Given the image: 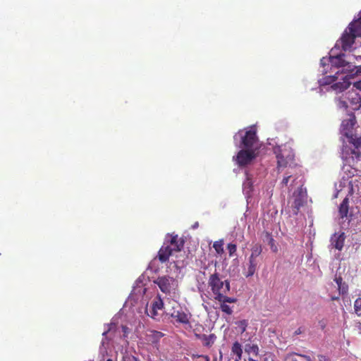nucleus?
<instances>
[{
  "label": "nucleus",
  "instance_id": "5",
  "mask_svg": "<svg viewBox=\"0 0 361 361\" xmlns=\"http://www.w3.org/2000/svg\"><path fill=\"white\" fill-rule=\"evenodd\" d=\"M154 283L159 286L161 291L166 294L173 293L178 288V281L169 276H159Z\"/></svg>",
  "mask_w": 361,
  "mask_h": 361
},
{
  "label": "nucleus",
  "instance_id": "12",
  "mask_svg": "<svg viewBox=\"0 0 361 361\" xmlns=\"http://www.w3.org/2000/svg\"><path fill=\"white\" fill-rule=\"evenodd\" d=\"M338 214L341 219L346 218L350 222L352 220V214H349V200L348 197L343 199L338 207Z\"/></svg>",
  "mask_w": 361,
  "mask_h": 361
},
{
  "label": "nucleus",
  "instance_id": "41",
  "mask_svg": "<svg viewBox=\"0 0 361 361\" xmlns=\"http://www.w3.org/2000/svg\"><path fill=\"white\" fill-rule=\"evenodd\" d=\"M319 324H321L322 328L324 329L325 327V324H322V322H319Z\"/></svg>",
  "mask_w": 361,
  "mask_h": 361
},
{
  "label": "nucleus",
  "instance_id": "31",
  "mask_svg": "<svg viewBox=\"0 0 361 361\" xmlns=\"http://www.w3.org/2000/svg\"><path fill=\"white\" fill-rule=\"evenodd\" d=\"M302 205L301 201L299 199H295L293 202V207L296 209V212H298Z\"/></svg>",
  "mask_w": 361,
  "mask_h": 361
},
{
  "label": "nucleus",
  "instance_id": "24",
  "mask_svg": "<svg viewBox=\"0 0 361 361\" xmlns=\"http://www.w3.org/2000/svg\"><path fill=\"white\" fill-rule=\"evenodd\" d=\"M354 310L355 313L358 316L361 317V297L357 298L354 302Z\"/></svg>",
  "mask_w": 361,
  "mask_h": 361
},
{
  "label": "nucleus",
  "instance_id": "15",
  "mask_svg": "<svg viewBox=\"0 0 361 361\" xmlns=\"http://www.w3.org/2000/svg\"><path fill=\"white\" fill-rule=\"evenodd\" d=\"M274 152L276 154L278 168L286 167L292 157L289 154L286 155L280 148L275 149Z\"/></svg>",
  "mask_w": 361,
  "mask_h": 361
},
{
  "label": "nucleus",
  "instance_id": "28",
  "mask_svg": "<svg viewBox=\"0 0 361 361\" xmlns=\"http://www.w3.org/2000/svg\"><path fill=\"white\" fill-rule=\"evenodd\" d=\"M227 250L228 251L229 256L233 257L235 255V254L236 252L237 246L235 244L228 243L227 245Z\"/></svg>",
  "mask_w": 361,
  "mask_h": 361
},
{
  "label": "nucleus",
  "instance_id": "44",
  "mask_svg": "<svg viewBox=\"0 0 361 361\" xmlns=\"http://www.w3.org/2000/svg\"><path fill=\"white\" fill-rule=\"evenodd\" d=\"M107 333H108V331H104V332L103 333V336H106V335L107 334Z\"/></svg>",
  "mask_w": 361,
  "mask_h": 361
},
{
  "label": "nucleus",
  "instance_id": "22",
  "mask_svg": "<svg viewBox=\"0 0 361 361\" xmlns=\"http://www.w3.org/2000/svg\"><path fill=\"white\" fill-rule=\"evenodd\" d=\"M245 351L248 353H252L255 356L259 355V347L257 344H246L245 345Z\"/></svg>",
  "mask_w": 361,
  "mask_h": 361
},
{
  "label": "nucleus",
  "instance_id": "23",
  "mask_svg": "<svg viewBox=\"0 0 361 361\" xmlns=\"http://www.w3.org/2000/svg\"><path fill=\"white\" fill-rule=\"evenodd\" d=\"M223 245H224L223 240H219L215 241L213 243V247L215 250L217 255H221L224 253V250Z\"/></svg>",
  "mask_w": 361,
  "mask_h": 361
},
{
  "label": "nucleus",
  "instance_id": "39",
  "mask_svg": "<svg viewBox=\"0 0 361 361\" xmlns=\"http://www.w3.org/2000/svg\"><path fill=\"white\" fill-rule=\"evenodd\" d=\"M335 281H336V283L338 285V286H340V285L341 284V282H342V278L341 277L336 278Z\"/></svg>",
  "mask_w": 361,
  "mask_h": 361
},
{
  "label": "nucleus",
  "instance_id": "1",
  "mask_svg": "<svg viewBox=\"0 0 361 361\" xmlns=\"http://www.w3.org/2000/svg\"><path fill=\"white\" fill-rule=\"evenodd\" d=\"M348 142L353 145V148L348 145H343L341 149V157L345 164L358 170L361 161V152L359 148L361 147V137L354 136L353 134L346 137Z\"/></svg>",
  "mask_w": 361,
  "mask_h": 361
},
{
  "label": "nucleus",
  "instance_id": "34",
  "mask_svg": "<svg viewBox=\"0 0 361 361\" xmlns=\"http://www.w3.org/2000/svg\"><path fill=\"white\" fill-rule=\"evenodd\" d=\"M290 177H291V176H290V175H288V176H285V177L283 178L282 181H281V184H282V185H287V184H288V183L289 179H290Z\"/></svg>",
  "mask_w": 361,
  "mask_h": 361
},
{
  "label": "nucleus",
  "instance_id": "26",
  "mask_svg": "<svg viewBox=\"0 0 361 361\" xmlns=\"http://www.w3.org/2000/svg\"><path fill=\"white\" fill-rule=\"evenodd\" d=\"M164 307V302L159 298L157 301H154L152 304V310L155 311L157 310H161Z\"/></svg>",
  "mask_w": 361,
  "mask_h": 361
},
{
  "label": "nucleus",
  "instance_id": "10",
  "mask_svg": "<svg viewBox=\"0 0 361 361\" xmlns=\"http://www.w3.org/2000/svg\"><path fill=\"white\" fill-rule=\"evenodd\" d=\"M345 235L344 232L335 233L332 235L330 239L331 245L332 247L341 251L344 246L345 240Z\"/></svg>",
  "mask_w": 361,
  "mask_h": 361
},
{
  "label": "nucleus",
  "instance_id": "46",
  "mask_svg": "<svg viewBox=\"0 0 361 361\" xmlns=\"http://www.w3.org/2000/svg\"><path fill=\"white\" fill-rule=\"evenodd\" d=\"M106 361H113L111 359H108Z\"/></svg>",
  "mask_w": 361,
  "mask_h": 361
},
{
  "label": "nucleus",
  "instance_id": "6",
  "mask_svg": "<svg viewBox=\"0 0 361 361\" xmlns=\"http://www.w3.org/2000/svg\"><path fill=\"white\" fill-rule=\"evenodd\" d=\"M257 153L253 149H242L233 157V160L240 167L250 164L256 158Z\"/></svg>",
  "mask_w": 361,
  "mask_h": 361
},
{
  "label": "nucleus",
  "instance_id": "35",
  "mask_svg": "<svg viewBox=\"0 0 361 361\" xmlns=\"http://www.w3.org/2000/svg\"><path fill=\"white\" fill-rule=\"evenodd\" d=\"M318 361H330L329 359L324 355H319L317 356Z\"/></svg>",
  "mask_w": 361,
  "mask_h": 361
},
{
  "label": "nucleus",
  "instance_id": "4",
  "mask_svg": "<svg viewBox=\"0 0 361 361\" xmlns=\"http://www.w3.org/2000/svg\"><path fill=\"white\" fill-rule=\"evenodd\" d=\"M238 135L240 137L241 140L240 147H243L244 149H253L254 145L257 141L256 130L253 128H250L245 132L242 130H239L238 133L234 135L235 140Z\"/></svg>",
  "mask_w": 361,
  "mask_h": 361
},
{
  "label": "nucleus",
  "instance_id": "40",
  "mask_svg": "<svg viewBox=\"0 0 361 361\" xmlns=\"http://www.w3.org/2000/svg\"><path fill=\"white\" fill-rule=\"evenodd\" d=\"M157 314V310H155V311H153V310H152V315H151V317H153V318H154Z\"/></svg>",
  "mask_w": 361,
  "mask_h": 361
},
{
  "label": "nucleus",
  "instance_id": "43",
  "mask_svg": "<svg viewBox=\"0 0 361 361\" xmlns=\"http://www.w3.org/2000/svg\"><path fill=\"white\" fill-rule=\"evenodd\" d=\"M133 360H134L135 361H140V360H139V359H138V358H137V357H133Z\"/></svg>",
  "mask_w": 361,
  "mask_h": 361
},
{
  "label": "nucleus",
  "instance_id": "30",
  "mask_svg": "<svg viewBox=\"0 0 361 361\" xmlns=\"http://www.w3.org/2000/svg\"><path fill=\"white\" fill-rule=\"evenodd\" d=\"M354 69H356L355 74L361 73V66H353L351 68L346 69V71H349V74H352V72L354 71ZM354 74L353 73V76Z\"/></svg>",
  "mask_w": 361,
  "mask_h": 361
},
{
  "label": "nucleus",
  "instance_id": "33",
  "mask_svg": "<svg viewBox=\"0 0 361 361\" xmlns=\"http://www.w3.org/2000/svg\"><path fill=\"white\" fill-rule=\"evenodd\" d=\"M152 336L156 339H160L161 337L164 336V334L160 331H154L152 332Z\"/></svg>",
  "mask_w": 361,
  "mask_h": 361
},
{
  "label": "nucleus",
  "instance_id": "9",
  "mask_svg": "<svg viewBox=\"0 0 361 361\" xmlns=\"http://www.w3.org/2000/svg\"><path fill=\"white\" fill-rule=\"evenodd\" d=\"M344 54H338L335 56L329 57V62L331 66L336 68H342L341 72L347 71L346 69L351 68L353 65L343 59Z\"/></svg>",
  "mask_w": 361,
  "mask_h": 361
},
{
  "label": "nucleus",
  "instance_id": "16",
  "mask_svg": "<svg viewBox=\"0 0 361 361\" xmlns=\"http://www.w3.org/2000/svg\"><path fill=\"white\" fill-rule=\"evenodd\" d=\"M171 317L175 319L177 322L180 324H187L190 322L188 314L182 310L173 311L171 314Z\"/></svg>",
  "mask_w": 361,
  "mask_h": 361
},
{
  "label": "nucleus",
  "instance_id": "32",
  "mask_svg": "<svg viewBox=\"0 0 361 361\" xmlns=\"http://www.w3.org/2000/svg\"><path fill=\"white\" fill-rule=\"evenodd\" d=\"M359 18L357 20H354L350 23H355V26L357 27L358 26L361 27V12L359 13Z\"/></svg>",
  "mask_w": 361,
  "mask_h": 361
},
{
  "label": "nucleus",
  "instance_id": "38",
  "mask_svg": "<svg viewBox=\"0 0 361 361\" xmlns=\"http://www.w3.org/2000/svg\"><path fill=\"white\" fill-rule=\"evenodd\" d=\"M326 62H329V59H326V58H322L320 61V63L321 65L322 66H324L326 64Z\"/></svg>",
  "mask_w": 361,
  "mask_h": 361
},
{
  "label": "nucleus",
  "instance_id": "47",
  "mask_svg": "<svg viewBox=\"0 0 361 361\" xmlns=\"http://www.w3.org/2000/svg\"><path fill=\"white\" fill-rule=\"evenodd\" d=\"M357 58H360L361 59V56H358Z\"/></svg>",
  "mask_w": 361,
  "mask_h": 361
},
{
  "label": "nucleus",
  "instance_id": "42",
  "mask_svg": "<svg viewBox=\"0 0 361 361\" xmlns=\"http://www.w3.org/2000/svg\"><path fill=\"white\" fill-rule=\"evenodd\" d=\"M319 324H321L322 328L324 329L325 327V324H322V322H319Z\"/></svg>",
  "mask_w": 361,
  "mask_h": 361
},
{
  "label": "nucleus",
  "instance_id": "27",
  "mask_svg": "<svg viewBox=\"0 0 361 361\" xmlns=\"http://www.w3.org/2000/svg\"><path fill=\"white\" fill-rule=\"evenodd\" d=\"M267 235L269 238V245H270L271 250L274 252H277L278 249L276 245H275L274 239L269 233H267Z\"/></svg>",
  "mask_w": 361,
  "mask_h": 361
},
{
  "label": "nucleus",
  "instance_id": "21",
  "mask_svg": "<svg viewBox=\"0 0 361 361\" xmlns=\"http://www.w3.org/2000/svg\"><path fill=\"white\" fill-rule=\"evenodd\" d=\"M262 251V248L260 245H259V244L254 245L251 248L252 253H251L250 257L257 259V257L261 255Z\"/></svg>",
  "mask_w": 361,
  "mask_h": 361
},
{
  "label": "nucleus",
  "instance_id": "20",
  "mask_svg": "<svg viewBox=\"0 0 361 361\" xmlns=\"http://www.w3.org/2000/svg\"><path fill=\"white\" fill-rule=\"evenodd\" d=\"M231 351L234 355H236V358L235 359V360L240 361L242 357L243 350L241 348V345L238 341L235 342L233 344Z\"/></svg>",
  "mask_w": 361,
  "mask_h": 361
},
{
  "label": "nucleus",
  "instance_id": "2",
  "mask_svg": "<svg viewBox=\"0 0 361 361\" xmlns=\"http://www.w3.org/2000/svg\"><path fill=\"white\" fill-rule=\"evenodd\" d=\"M208 286L214 295L215 300H221L230 292L231 286L228 280L222 281L217 272L209 276Z\"/></svg>",
  "mask_w": 361,
  "mask_h": 361
},
{
  "label": "nucleus",
  "instance_id": "36",
  "mask_svg": "<svg viewBox=\"0 0 361 361\" xmlns=\"http://www.w3.org/2000/svg\"><path fill=\"white\" fill-rule=\"evenodd\" d=\"M353 86L357 89V90H361V80L357 81V82H353Z\"/></svg>",
  "mask_w": 361,
  "mask_h": 361
},
{
  "label": "nucleus",
  "instance_id": "14",
  "mask_svg": "<svg viewBox=\"0 0 361 361\" xmlns=\"http://www.w3.org/2000/svg\"><path fill=\"white\" fill-rule=\"evenodd\" d=\"M237 300H238L235 298L226 296L225 300L223 298L222 300L217 301L219 302L221 310L228 315H231L233 312V308L230 305H227V303H235Z\"/></svg>",
  "mask_w": 361,
  "mask_h": 361
},
{
  "label": "nucleus",
  "instance_id": "3",
  "mask_svg": "<svg viewBox=\"0 0 361 361\" xmlns=\"http://www.w3.org/2000/svg\"><path fill=\"white\" fill-rule=\"evenodd\" d=\"M357 37H361V27H356L355 23H350L338 42L340 43L344 51H350Z\"/></svg>",
  "mask_w": 361,
  "mask_h": 361
},
{
  "label": "nucleus",
  "instance_id": "25",
  "mask_svg": "<svg viewBox=\"0 0 361 361\" xmlns=\"http://www.w3.org/2000/svg\"><path fill=\"white\" fill-rule=\"evenodd\" d=\"M252 185H253V183L252 181V179H251L250 175L247 173H246V180L243 183V188H244V189H248L250 190H252Z\"/></svg>",
  "mask_w": 361,
  "mask_h": 361
},
{
  "label": "nucleus",
  "instance_id": "19",
  "mask_svg": "<svg viewBox=\"0 0 361 361\" xmlns=\"http://www.w3.org/2000/svg\"><path fill=\"white\" fill-rule=\"evenodd\" d=\"M339 71H338L336 73V75H329V76H326L324 78H323L322 79H321L319 80V83L321 85H332L334 84V82L336 81V80L338 79V76L336 75H338L339 73Z\"/></svg>",
  "mask_w": 361,
  "mask_h": 361
},
{
  "label": "nucleus",
  "instance_id": "37",
  "mask_svg": "<svg viewBox=\"0 0 361 361\" xmlns=\"http://www.w3.org/2000/svg\"><path fill=\"white\" fill-rule=\"evenodd\" d=\"M304 332V329L302 327H299L297 330L295 331L294 335H300Z\"/></svg>",
  "mask_w": 361,
  "mask_h": 361
},
{
  "label": "nucleus",
  "instance_id": "17",
  "mask_svg": "<svg viewBox=\"0 0 361 361\" xmlns=\"http://www.w3.org/2000/svg\"><path fill=\"white\" fill-rule=\"evenodd\" d=\"M196 338L203 341V345L206 347H211L216 339V336L214 334L210 335L206 334H195Z\"/></svg>",
  "mask_w": 361,
  "mask_h": 361
},
{
  "label": "nucleus",
  "instance_id": "8",
  "mask_svg": "<svg viewBox=\"0 0 361 361\" xmlns=\"http://www.w3.org/2000/svg\"><path fill=\"white\" fill-rule=\"evenodd\" d=\"M351 78H353V74H347L342 78V81L337 82H334L327 90L329 91L331 90L336 93L342 92L347 90L351 85V82L350 81Z\"/></svg>",
  "mask_w": 361,
  "mask_h": 361
},
{
  "label": "nucleus",
  "instance_id": "18",
  "mask_svg": "<svg viewBox=\"0 0 361 361\" xmlns=\"http://www.w3.org/2000/svg\"><path fill=\"white\" fill-rule=\"evenodd\" d=\"M257 260L249 257L247 270L244 272V275L248 278L254 275L257 267Z\"/></svg>",
  "mask_w": 361,
  "mask_h": 361
},
{
  "label": "nucleus",
  "instance_id": "13",
  "mask_svg": "<svg viewBox=\"0 0 361 361\" xmlns=\"http://www.w3.org/2000/svg\"><path fill=\"white\" fill-rule=\"evenodd\" d=\"M173 253L174 252L172 250L171 246H168L167 244L164 242V245L159 249L157 257L160 262L164 263L169 260V257L171 256Z\"/></svg>",
  "mask_w": 361,
  "mask_h": 361
},
{
  "label": "nucleus",
  "instance_id": "29",
  "mask_svg": "<svg viewBox=\"0 0 361 361\" xmlns=\"http://www.w3.org/2000/svg\"><path fill=\"white\" fill-rule=\"evenodd\" d=\"M238 327L241 329V333H243L245 331L246 328L247 326V322L245 319L241 320L237 323Z\"/></svg>",
  "mask_w": 361,
  "mask_h": 361
},
{
  "label": "nucleus",
  "instance_id": "11",
  "mask_svg": "<svg viewBox=\"0 0 361 361\" xmlns=\"http://www.w3.org/2000/svg\"><path fill=\"white\" fill-rule=\"evenodd\" d=\"M356 117L354 114L350 115V118L342 121L341 129L343 135L347 137L353 133V130L356 124Z\"/></svg>",
  "mask_w": 361,
  "mask_h": 361
},
{
  "label": "nucleus",
  "instance_id": "7",
  "mask_svg": "<svg viewBox=\"0 0 361 361\" xmlns=\"http://www.w3.org/2000/svg\"><path fill=\"white\" fill-rule=\"evenodd\" d=\"M165 243L168 246H171L173 252H180L185 243V240L182 238H178V235L176 234H171L168 235L167 238L165 239Z\"/></svg>",
  "mask_w": 361,
  "mask_h": 361
},
{
  "label": "nucleus",
  "instance_id": "45",
  "mask_svg": "<svg viewBox=\"0 0 361 361\" xmlns=\"http://www.w3.org/2000/svg\"><path fill=\"white\" fill-rule=\"evenodd\" d=\"M204 357L207 359V361H209V357L208 356H205Z\"/></svg>",
  "mask_w": 361,
  "mask_h": 361
}]
</instances>
